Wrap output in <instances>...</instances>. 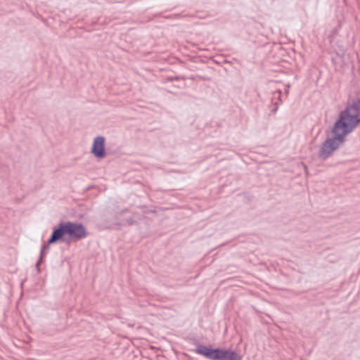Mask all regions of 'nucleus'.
Here are the masks:
<instances>
[{"mask_svg":"<svg viewBox=\"0 0 360 360\" xmlns=\"http://www.w3.org/2000/svg\"><path fill=\"white\" fill-rule=\"evenodd\" d=\"M68 224L70 243L79 241L88 236V231L82 223L68 221Z\"/></svg>","mask_w":360,"mask_h":360,"instance_id":"39448f33","label":"nucleus"},{"mask_svg":"<svg viewBox=\"0 0 360 360\" xmlns=\"http://www.w3.org/2000/svg\"><path fill=\"white\" fill-rule=\"evenodd\" d=\"M137 224V221L134 220L133 217H129L128 219L123 220L122 222H115L110 224H105L103 223L101 226L103 229H119L121 226H132Z\"/></svg>","mask_w":360,"mask_h":360,"instance_id":"0eeeda50","label":"nucleus"},{"mask_svg":"<svg viewBox=\"0 0 360 360\" xmlns=\"http://www.w3.org/2000/svg\"><path fill=\"white\" fill-rule=\"evenodd\" d=\"M49 239V243H65L70 244L68 221H60L55 226Z\"/></svg>","mask_w":360,"mask_h":360,"instance_id":"20e7f679","label":"nucleus"},{"mask_svg":"<svg viewBox=\"0 0 360 360\" xmlns=\"http://www.w3.org/2000/svg\"><path fill=\"white\" fill-rule=\"evenodd\" d=\"M276 93H277L278 94V98H279V101H281V98H281V93H282L281 91V90H277L276 91Z\"/></svg>","mask_w":360,"mask_h":360,"instance_id":"4468645a","label":"nucleus"},{"mask_svg":"<svg viewBox=\"0 0 360 360\" xmlns=\"http://www.w3.org/2000/svg\"><path fill=\"white\" fill-rule=\"evenodd\" d=\"M290 84L285 86V94H288L289 92Z\"/></svg>","mask_w":360,"mask_h":360,"instance_id":"9b49d317","label":"nucleus"},{"mask_svg":"<svg viewBox=\"0 0 360 360\" xmlns=\"http://www.w3.org/2000/svg\"><path fill=\"white\" fill-rule=\"evenodd\" d=\"M105 139L103 136H98L94 138L91 148V153L98 159L104 158L106 156Z\"/></svg>","mask_w":360,"mask_h":360,"instance_id":"423d86ee","label":"nucleus"},{"mask_svg":"<svg viewBox=\"0 0 360 360\" xmlns=\"http://www.w3.org/2000/svg\"><path fill=\"white\" fill-rule=\"evenodd\" d=\"M52 243H49V239H48L46 243H44L41 247L40 254L38 259H39V262H45L46 258V252L49 250L50 245Z\"/></svg>","mask_w":360,"mask_h":360,"instance_id":"6e6552de","label":"nucleus"},{"mask_svg":"<svg viewBox=\"0 0 360 360\" xmlns=\"http://www.w3.org/2000/svg\"><path fill=\"white\" fill-rule=\"evenodd\" d=\"M335 122L349 134L359 127L360 126V97L348 101L345 108L339 112Z\"/></svg>","mask_w":360,"mask_h":360,"instance_id":"f257e3e1","label":"nucleus"},{"mask_svg":"<svg viewBox=\"0 0 360 360\" xmlns=\"http://www.w3.org/2000/svg\"><path fill=\"white\" fill-rule=\"evenodd\" d=\"M166 18H174V19H179L180 18H181V15L180 14H174L173 15H169V16H166L165 17Z\"/></svg>","mask_w":360,"mask_h":360,"instance_id":"9d476101","label":"nucleus"},{"mask_svg":"<svg viewBox=\"0 0 360 360\" xmlns=\"http://www.w3.org/2000/svg\"><path fill=\"white\" fill-rule=\"evenodd\" d=\"M277 110H278V103H275V107L272 109V110H271V111H272L273 112H276Z\"/></svg>","mask_w":360,"mask_h":360,"instance_id":"f8f14e48","label":"nucleus"},{"mask_svg":"<svg viewBox=\"0 0 360 360\" xmlns=\"http://www.w3.org/2000/svg\"><path fill=\"white\" fill-rule=\"evenodd\" d=\"M331 133L333 136L328 137L323 142L319 153V158L322 160L329 158L346 141V138L349 134L348 131L336 122H334Z\"/></svg>","mask_w":360,"mask_h":360,"instance_id":"f03ea898","label":"nucleus"},{"mask_svg":"<svg viewBox=\"0 0 360 360\" xmlns=\"http://www.w3.org/2000/svg\"><path fill=\"white\" fill-rule=\"evenodd\" d=\"M129 210L128 208H124V209H123V210L120 212V214H122L125 213V212H129Z\"/></svg>","mask_w":360,"mask_h":360,"instance_id":"ddd939ff","label":"nucleus"},{"mask_svg":"<svg viewBox=\"0 0 360 360\" xmlns=\"http://www.w3.org/2000/svg\"><path fill=\"white\" fill-rule=\"evenodd\" d=\"M196 354L210 360H242V355L235 350L224 347H213L211 345H197L193 350Z\"/></svg>","mask_w":360,"mask_h":360,"instance_id":"7ed1b4c3","label":"nucleus"},{"mask_svg":"<svg viewBox=\"0 0 360 360\" xmlns=\"http://www.w3.org/2000/svg\"><path fill=\"white\" fill-rule=\"evenodd\" d=\"M44 262H39V259H37V263L35 264L36 269L37 272L39 274L41 272L40 265L43 264Z\"/></svg>","mask_w":360,"mask_h":360,"instance_id":"1a4fd4ad","label":"nucleus"}]
</instances>
